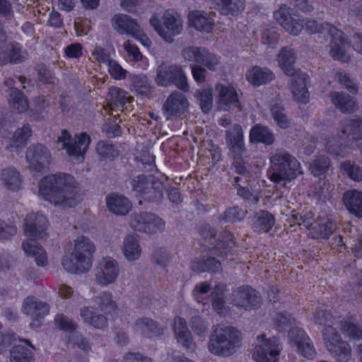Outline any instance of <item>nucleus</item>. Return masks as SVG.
Listing matches in <instances>:
<instances>
[{
  "label": "nucleus",
  "instance_id": "obj_1",
  "mask_svg": "<svg viewBox=\"0 0 362 362\" xmlns=\"http://www.w3.org/2000/svg\"><path fill=\"white\" fill-rule=\"evenodd\" d=\"M38 197L62 209L76 206L83 199L79 184L68 173L49 174L38 182Z\"/></svg>",
  "mask_w": 362,
  "mask_h": 362
},
{
  "label": "nucleus",
  "instance_id": "obj_2",
  "mask_svg": "<svg viewBox=\"0 0 362 362\" xmlns=\"http://www.w3.org/2000/svg\"><path fill=\"white\" fill-rule=\"evenodd\" d=\"M48 226V220L41 213L29 214L25 218L24 233L28 240L23 242L22 249L27 255L34 257L40 267L47 266L48 259L45 250L35 240L45 235Z\"/></svg>",
  "mask_w": 362,
  "mask_h": 362
},
{
  "label": "nucleus",
  "instance_id": "obj_3",
  "mask_svg": "<svg viewBox=\"0 0 362 362\" xmlns=\"http://www.w3.org/2000/svg\"><path fill=\"white\" fill-rule=\"evenodd\" d=\"M242 334L234 327L218 325L213 327L207 344L208 351L214 356L229 357L241 346Z\"/></svg>",
  "mask_w": 362,
  "mask_h": 362
},
{
  "label": "nucleus",
  "instance_id": "obj_4",
  "mask_svg": "<svg viewBox=\"0 0 362 362\" xmlns=\"http://www.w3.org/2000/svg\"><path fill=\"white\" fill-rule=\"evenodd\" d=\"M269 163L267 176L272 182L280 186H284L303 174L300 163L284 151H277L273 153L269 158Z\"/></svg>",
  "mask_w": 362,
  "mask_h": 362
},
{
  "label": "nucleus",
  "instance_id": "obj_5",
  "mask_svg": "<svg viewBox=\"0 0 362 362\" xmlns=\"http://www.w3.org/2000/svg\"><path fill=\"white\" fill-rule=\"evenodd\" d=\"M94 252L95 246L90 239L84 236L78 237L74 240L73 252L63 257L62 264L69 273L86 272L92 266Z\"/></svg>",
  "mask_w": 362,
  "mask_h": 362
},
{
  "label": "nucleus",
  "instance_id": "obj_6",
  "mask_svg": "<svg viewBox=\"0 0 362 362\" xmlns=\"http://www.w3.org/2000/svg\"><path fill=\"white\" fill-rule=\"evenodd\" d=\"M149 23L159 37L167 43L173 42L175 37L181 35L185 28L181 14L170 9L164 11L161 20L157 14H153Z\"/></svg>",
  "mask_w": 362,
  "mask_h": 362
},
{
  "label": "nucleus",
  "instance_id": "obj_7",
  "mask_svg": "<svg viewBox=\"0 0 362 362\" xmlns=\"http://www.w3.org/2000/svg\"><path fill=\"white\" fill-rule=\"evenodd\" d=\"M252 358L255 362H279L283 349L279 340L265 333L257 334L252 342Z\"/></svg>",
  "mask_w": 362,
  "mask_h": 362
},
{
  "label": "nucleus",
  "instance_id": "obj_8",
  "mask_svg": "<svg viewBox=\"0 0 362 362\" xmlns=\"http://www.w3.org/2000/svg\"><path fill=\"white\" fill-rule=\"evenodd\" d=\"M90 143V136L86 133L77 134L74 138L66 130H63L57 139V146L64 149L66 154L80 162L83 160Z\"/></svg>",
  "mask_w": 362,
  "mask_h": 362
},
{
  "label": "nucleus",
  "instance_id": "obj_9",
  "mask_svg": "<svg viewBox=\"0 0 362 362\" xmlns=\"http://www.w3.org/2000/svg\"><path fill=\"white\" fill-rule=\"evenodd\" d=\"M325 346L331 356L337 362H349L351 358V347L334 327H328L322 331Z\"/></svg>",
  "mask_w": 362,
  "mask_h": 362
},
{
  "label": "nucleus",
  "instance_id": "obj_10",
  "mask_svg": "<svg viewBox=\"0 0 362 362\" xmlns=\"http://www.w3.org/2000/svg\"><path fill=\"white\" fill-rule=\"evenodd\" d=\"M155 81L159 86H169L175 84L183 91H188L189 89L185 71L182 66L175 64L163 63L159 65Z\"/></svg>",
  "mask_w": 362,
  "mask_h": 362
},
{
  "label": "nucleus",
  "instance_id": "obj_11",
  "mask_svg": "<svg viewBox=\"0 0 362 362\" xmlns=\"http://www.w3.org/2000/svg\"><path fill=\"white\" fill-rule=\"evenodd\" d=\"M327 35L331 37L329 44V55L331 57L343 63H347L351 60L350 43L345 35L333 25H327Z\"/></svg>",
  "mask_w": 362,
  "mask_h": 362
},
{
  "label": "nucleus",
  "instance_id": "obj_12",
  "mask_svg": "<svg viewBox=\"0 0 362 362\" xmlns=\"http://www.w3.org/2000/svg\"><path fill=\"white\" fill-rule=\"evenodd\" d=\"M119 274L117 261L111 257H103L97 264L95 279L98 284L107 286L116 282Z\"/></svg>",
  "mask_w": 362,
  "mask_h": 362
},
{
  "label": "nucleus",
  "instance_id": "obj_13",
  "mask_svg": "<svg viewBox=\"0 0 362 362\" xmlns=\"http://www.w3.org/2000/svg\"><path fill=\"white\" fill-rule=\"evenodd\" d=\"M132 190L135 195L146 196L145 199L159 202L163 197V186L159 182L149 180L146 176L141 175L132 181Z\"/></svg>",
  "mask_w": 362,
  "mask_h": 362
},
{
  "label": "nucleus",
  "instance_id": "obj_14",
  "mask_svg": "<svg viewBox=\"0 0 362 362\" xmlns=\"http://www.w3.org/2000/svg\"><path fill=\"white\" fill-rule=\"evenodd\" d=\"M288 339L290 344L300 356L310 360L315 357L316 351L313 342L303 329L298 327L291 328L288 333Z\"/></svg>",
  "mask_w": 362,
  "mask_h": 362
},
{
  "label": "nucleus",
  "instance_id": "obj_15",
  "mask_svg": "<svg viewBox=\"0 0 362 362\" xmlns=\"http://www.w3.org/2000/svg\"><path fill=\"white\" fill-rule=\"evenodd\" d=\"M215 13L203 10H192L187 16V26L201 33H211L215 27Z\"/></svg>",
  "mask_w": 362,
  "mask_h": 362
},
{
  "label": "nucleus",
  "instance_id": "obj_16",
  "mask_svg": "<svg viewBox=\"0 0 362 362\" xmlns=\"http://www.w3.org/2000/svg\"><path fill=\"white\" fill-rule=\"evenodd\" d=\"M231 302L236 307L250 310L258 308L262 300L258 292L246 286H240L233 292Z\"/></svg>",
  "mask_w": 362,
  "mask_h": 362
},
{
  "label": "nucleus",
  "instance_id": "obj_17",
  "mask_svg": "<svg viewBox=\"0 0 362 362\" xmlns=\"http://www.w3.org/2000/svg\"><path fill=\"white\" fill-rule=\"evenodd\" d=\"M50 153L42 144L30 146L26 151L25 158L28 168L33 172H40L50 162Z\"/></svg>",
  "mask_w": 362,
  "mask_h": 362
},
{
  "label": "nucleus",
  "instance_id": "obj_18",
  "mask_svg": "<svg viewBox=\"0 0 362 362\" xmlns=\"http://www.w3.org/2000/svg\"><path fill=\"white\" fill-rule=\"evenodd\" d=\"M311 215L305 216L303 223L309 230V235L312 238H327L332 233L334 223L326 216H320L314 223H310Z\"/></svg>",
  "mask_w": 362,
  "mask_h": 362
},
{
  "label": "nucleus",
  "instance_id": "obj_19",
  "mask_svg": "<svg viewBox=\"0 0 362 362\" xmlns=\"http://www.w3.org/2000/svg\"><path fill=\"white\" fill-rule=\"evenodd\" d=\"M274 18L291 35H298L303 30L301 19L293 18L286 5L274 12Z\"/></svg>",
  "mask_w": 362,
  "mask_h": 362
},
{
  "label": "nucleus",
  "instance_id": "obj_20",
  "mask_svg": "<svg viewBox=\"0 0 362 362\" xmlns=\"http://www.w3.org/2000/svg\"><path fill=\"white\" fill-rule=\"evenodd\" d=\"M218 108L227 110L238 104V97L235 88L230 84L218 83L216 86Z\"/></svg>",
  "mask_w": 362,
  "mask_h": 362
},
{
  "label": "nucleus",
  "instance_id": "obj_21",
  "mask_svg": "<svg viewBox=\"0 0 362 362\" xmlns=\"http://www.w3.org/2000/svg\"><path fill=\"white\" fill-rule=\"evenodd\" d=\"M292 76L290 90L294 100L300 104L308 103L310 95L307 88L306 74L300 71Z\"/></svg>",
  "mask_w": 362,
  "mask_h": 362
},
{
  "label": "nucleus",
  "instance_id": "obj_22",
  "mask_svg": "<svg viewBox=\"0 0 362 362\" xmlns=\"http://www.w3.org/2000/svg\"><path fill=\"white\" fill-rule=\"evenodd\" d=\"M188 105L189 103L183 94L177 91L173 93L167 99L163 107L167 119L181 115L187 110Z\"/></svg>",
  "mask_w": 362,
  "mask_h": 362
},
{
  "label": "nucleus",
  "instance_id": "obj_23",
  "mask_svg": "<svg viewBox=\"0 0 362 362\" xmlns=\"http://www.w3.org/2000/svg\"><path fill=\"white\" fill-rule=\"evenodd\" d=\"M121 251L127 262H132L139 260L142 254L139 236L135 234L127 235L121 245Z\"/></svg>",
  "mask_w": 362,
  "mask_h": 362
},
{
  "label": "nucleus",
  "instance_id": "obj_24",
  "mask_svg": "<svg viewBox=\"0 0 362 362\" xmlns=\"http://www.w3.org/2000/svg\"><path fill=\"white\" fill-rule=\"evenodd\" d=\"M173 331L177 341L187 349H194L195 344L185 319L177 317L174 320Z\"/></svg>",
  "mask_w": 362,
  "mask_h": 362
},
{
  "label": "nucleus",
  "instance_id": "obj_25",
  "mask_svg": "<svg viewBox=\"0 0 362 362\" xmlns=\"http://www.w3.org/2000/svg\"><path fill=\"white\" fill-rule=\"evenodd\" d=\"M95 306H86L81 308L80 316L83 322L93 328L103 329L107 327V320L105 316L98 314Z\"/></svg>",
  "mask_w": 362,
  "mask_h": 362
},
{
  "label": "nucleus",
  "instance_id": "obj_26",
  "mask_svg": "<svg viewBox=\"0 0 362 362\" xmlns=\"http://www.w3.org/2000/svg\"><path fill=\"white\" fill-rule=\"evenodd\" d=\"M227 141L233 156L238 159L245 151L243 132L240 125L234 124L229 129L228 131Z\"/></svg>",
  "mask_w": 362,
  "mask_h": 362
},
{
  "label": "nucleus",
  "instance_id": "obj_27",
  "mask_svg": "<svg viewBox=\"0 0 362 362\" xmlns=\"http://www.w3.org/2000/svg\"><path fill=\"white\" fill-rule=\"evenodd\" d=\"M0 180L3 187L9 192H18L23 188V178L20 173L13 168L1 170Z\"/></svg>",
  "mask_w": 362,
  "mask_h": 362
},
{
  "label": "nucleus",
  "instance_id": "obj_28",
  "mask_svg": "<svg viewBox=\"0 0 362 362\" xmlns=\"http://www.w3.org/2000/svg\"><path fill=\"white\" fill-rule=\"evenodd\" d=\"M32 136V130L29 124H23L14 132L11 144L6 146V149L11 153L18 154L26 145Z\"/></svg>",
  "mask_w": 362,
  "mask_h": 362
},
{
  "label": "nucleus",
  "instance_id": "obj_29",
  "mask_svg": "<svg viewBox=\"0 0 362 362\" xmlns=\"http://www.w3.org/2000/svg\"><path fill=\"white\" fill-rule=\"evenodd\" d=\"M329 99L334 107L343 113L354 112L358 108L356 100L342 92H331Z\"/></svg>",
  "mask_w": 362,
  "mask_h": 362
},
{
  "label": "nucleus",
  "instance_id": "obj_30",
  "mask_svg": "<svg viewBox=\"0 0 362 362\" xmlns=\"http://www.w3.org/2000/svg\"><path fill=\"white\" fill-rule=\"evenodd\" d=\"M274 74L266 67L254 66L247 69L245 74L247 81L253 86H260L274 79Z\"/></svg>",
  "mask_w": 362,
  "mask_h": 362
},
{
  "label": "nucleus",
  "instance_id": "obj_31",
  "mask_svg": "<svg viewBox=\"0 0 362 362\" xmlns=\"http://www.w3.org/2000/svg\"><path fill=\"white\" fill-rule=\"evenodd\" d=\"M106 204L108 209L116 215H126L132 209L130 201L124 196L116 193L106 197Z\"/></svg>",
  "mask_w": 362,
  "mask_h": 362
},
{
  "label": "nucleus",
  "instance_id": "obj_32",
  "mask_svg": "<svg viewBox=\"0 0 362 362\" xmlns=\"http://www.w3.org/2000/svg\"><path fill=\"white\" fill-rule=\"evenodd\" d=\"M22 309L25 314L34 320L47 315L49 310L46 303L37 301L33 296H28L24 299Z\"/></svg>",
  "mask_w": 362,
  "mask_h": 362
},
{
  "label": "nucleus",
  "instance_id": "obj_33",
  "mask_svg": "<svg viewBox=\"0 0 362 362\" xmlns=\"http://www.w3.org/2000/svg\"><path fill=\"white\" fill-rule=\"evenodd\" d=\"M111 25L118 33L131 35L139 24L129 16L118 13L112 18Z\"/></svg>",
  "mask_w": 362,
  "mask_h": 362
},
{
  "label": "nucleus",
  "instance_id": "obj_34",
  "mask_svg": "<svg viewBox=\"0 0 362 362\" xmlns=\"http://www.w3.org/2000/svg\"><path fill=\"white\" fill-rule=\"evenodd\" d=\"M4 84L10 90L8 102L10 105L18 112L26 111L29 107L28 103L23 94L13 88V78H6Z\"/></svg>",
  "mask_w": 362,
  "mask_h": 362
},
{
  "label": "nucleus",
  "instance_id": "obj_35",
  "mask_svg": "<svg viewBox=\"0 0 362 362\" xmlns=\"http://www.w3.org/2000/svg\"><path fill=\"white\" fill-rule=\"evenodd\" d=\"M15 344L11 351V362H33L34 347L27 340Z\"/></svg>",
  "mask_w": 362,
  "mask_h": 362
},
{
  "label": "nucleus",
  "instance_id": "obj_36",
  "mask_svg": "<svg viewBox=\"0 0 362 362\" xmlns=\"http://www.w3.org/2000/svg\"><path fill=\"white\" fill-rule=\"evenodd\" d=\"M344 202L350 213L356 217H362V192L356 189L346 192Z\"/></svg>",
  "mask_w": 362,
  "mask_h": 362
},
{
  "label": "nucleus",
  "instance_id": "obj_37",
  "mask_svg": "<svg viewBox=\"0 0 362 362\" xmlns=\"http://www.w3.org/2000/svg\"><path fill=\"white\" fill-rule=\"evenodd\" d=\"M340 127L344 136L355 141L362 139V118L345 119Z\"/></svg>",
  "mask_w": 362,
  "mask_h": 362
},
{
  "label": "nucleus",
  "instance_id": "obj_38",
  "mask_svg": "<svg viewBox=\"0 0 362 362\" xmlns=\"http://www.w3.org/2000/svg\"><path fill=\"white\" fill-rule=\"evenodd\" d=\"M226 285L223 283H218L214 287L211 292V303L214 310L220 315H225L228 313L226 305Z\"/></svg>",
  "mask_w": 362,
  "mask_h": 362
},
{
  "label": "nucleus",
  "instance_id": "obj_39",
  "mask_svg": "<svg viewBox=\"0 0 362 362\" xmlns=\"http://www.w3.org/2000/svg\"><path fill=\"white\" fill-rule=\"evenodd\" d=\"M296 57L294 51L290 48H283L277 56L279 66L286 75H294L298 71L294 69Z\"/></svg>",
  "mask_w": 362,
  "mask_h": 362
},
{
  "label": "nucleus",
  "instance_id": "obj_40",
  "mask_svg": "<svg viewBox=\"0 0 362 362\" xmlns=\"http://www.w3.org/2000/svg\"><path fill=\"white\" fill-rule=\"evenodd\" d=\"M6 51L8 55L0 57V64L7 63H19L27 57V52L23 50L18 43L8 42L6 47Z\"/></svg>",
  "mask_w": 362,
  "mask_h": 362
},
{
  "label": "nucleus",
  "instance_id": "obj_41",
  "mask_svg": "<svg viewBox=\"0 0 362 362\" xmlns=\"http://www.w3.org/2000/svg\"><path fill=\"white\" fill-rule=\"evenodd\" d=\"M251 142L262 143L265 145H272L274 142L273 133L269 128L261 124L254 126L250 132Z\"/></svg>",
  "mask_w": 362,
  "mask_h": 362
},
{
  "label": "nucleus",
  "instance_id": "obj_42",
  "mask_svg": "<svg viewBox=\"0 0 362 362\" xmlns=\"http://www.w3.org/2000/svg\"><path fill=\"white\" fill-rule=\"evenodd\" d=\"M135 329L137 332L149 337L160 335L163 330L157 323L148 318H142L136 321Z\"/></svg>",
  "mask_w": 362,
  "mask_h": 362
},
{
  "label": "nucleus",
  "instance_id": "obj_43",
  "mask_svg": "<svg viewBox=\"0 0 362 362\" xmlns=\"http://www.w3.org/2000/svg\"><path fill=\"white\" fill-rule=\"evenodd\" d=\"M191 268L197 272H218L222 269L221 262L213 257L194 259L191 262Z\"/></svg>",
  "mask_w": 362,
  "mask_h": 362
},
{
  "label": "nucleus",
  "instance_id": "obj_44",
  "mask_svg": "<svg viewBox=\"0 0 362 362\" xmlns=\"http://www.w3.org/2000/svg\"><path fill=\"white\" fill-rule=\"evenodd\" d=\"M224 15H235L243 9V0H211Z\"/></svg>",
  "mask_w": 362,
  "mask_h": 362
},
{
  "label": "nucleus",
  "instance_id": "obj_45",
  "mask_svg": "<svg viewBox=\"0 0 362 362\" xmlns=\"http://www.w3.org/2000/svg\"><path fill=\"white\" fill-rule=\"evenodd\" d=\"M129 97L125 90L115 86L109 88L107 101L111 107L112 105L122 106L129 101Z\"/></svg>",
  "mask_w": 362,
  "mask_h": 362
},
{
  "label": "nucleus",
  "instance_id": "obj_46",
  "mask_svg": "<svg viewBox=\"0 0 362 362\" xmlns=\"http://www.w3.org/2000/svg\"><path fill=\"white\" fill-rule=\"evenodd\" d=\"M274 225V218L269 213L261 211L258 212L254 219V226L260 232L269 231Z\"/></svg>",
  "mask_w": 362,
  "mask_h": 362
},
{
  "label": "nucleus",
  "instance_id": "obj_47",
  "mask_svg": "<svg viewBox=\"0 0 362 362\" xmlns=\"http://www.w3.org/2000/svg\"><path fill=\"white\" fill-rule=\"evenodd\" d=\"M205 48L201 46L188 45L182 48L180 54L186 62L199 63Z\"/></svg>",
  "mask_w": 362,
  "mask_h": 362
},
{
  "label": "nucleus",
  "instance_id": "obj_48",
  "mask_svg": "<svg viewBox=\"0 0 362 362\" xmlns=\"http://www.w3.org/2000/svg\"><path fill=\"white\" fill-rule=\"evenodd\" d=\"M340 326L342 332L350 339H360L362 338V329L354 323L353 317L342 320Z\"/></svg>",
  "mask_w": 362,
  "mask_h": 362
},
{
  "label": "nucleus",
  "instance_id": "obj_49",
  "mask_svg": "<svg viewBox=\"0 0 362 362\" xmlns=\"http://www.w3.org/2000/svg\"><path fill=\"white\" fill-rule=\"evenodd\" d=\"M93 303L100 310H107L112 312L116 310L117 305L112 300V295L110 292H103L99 296H95Z\"/></svg>",
  "mask_w": 362,
  "mask_h": 362
},
{
  "label": "nucleus",
  "instance_id": "obj_50",
  "mask_svg": "<svg viewBox=\"0 0 362 362\" xmlns=\"http://www.w3.org/2000/svg\"><path fill=\"white\" fill-rule=\"evenodd\" d=\"M199 64H203L204 68L209 71H215L221 64V57L205 48Z\"/></svg>",
  "mask_w": 362,
  "mask_h": 362
},
{
  "label": "nucleus",
  "instance_id": "obj_51",
  "mask_svg": "<svg viewBox=\"0 0 362 362\" xmlns=\"http://www.w3.org/2000/svg\"><path fill=\"white\" fill-rule=\"evenodd\" d=\"M123 48L127 54V60L134 62L144 61L145 62L146 65L147 66H148L147 59L143 57L138 47L130 40H127L124 41L123 43Z\"/></svg>",
  "mask_w": 362,
  "mask_h": 362
},
{
  "label": "nucleus",
  "instance_id": "obj_52",
  "mask_svg": "<svg viewBox=\"0 0 362 362\" xmlns=\"http://www.w3.org/2000/svg\"><path fill=\"white\" fill-rule=\"evenodd\" d=\"M134 90L141 95H146L151 93V87L148 78L144 75H135L132 78Z\"/></svg>",
  "mask_w": 362,
  "mask_h": 362
},
{
  "label": "nucleus",
  "instance_id": "obj_53",
  "mask_svg": "<svg viewBox=\"0 0 362 362\" xmlns=\"http://www.w3.org/2000/svg\"><path fill=\"white\" fill-rule=\"evenodd\" d=\"M271 112L274 121L281 129H286L290 125V122L283 112V107L279 103H274L271 106Z\"/></svg>",
  "mask_w": 362,
  "mask_h": 362
},
{
  "label": "nucleus",
  "instance_id": "obj_54",
  "mask_svg": "<svg viewBox=\"0 0 362 362\" xmlns=\"http://www.w3.org/2000/svg\"><path fill=\"white\" fill-rule=\"evenodd\" d=\"M212 285L209 282H200L196 284L193 289V297L196 301L205 305L208 303L206 295L211 290Z\"/></svg>",
  "mask_w": 362,
  "mask_h": 362
},
{
  "label": "nucleus",
  "instance_id": "obj_55",
  "mask_svg": "<svg viewBox=\"0 0 362 362\" xmlns=\"http://www.w3.org/2000/svg\"><path fill=\"white\" fill-rule=\"evenodd\" d=\"M197 98L199 102L201 109L204 112H209L213 105L212 90L209 88L199 90L197 93Z\"/></svg>",
  "mask_w": 362,
  "mask_h": 362
},
{
  "label": "nucleus",
  "instance_id": "obj_56",
  "mask_svg": "<svg viewBox=\"0 0 362 362\" xmlns=\"http://www.w3.org/2000/svg\"><path fill=\"white\" fill-rule=\"evenodd\" d=\"M274 325L278 329L282 330L292 325L296 320L295 317L287 312H279L273 316Z\"/></svg>",
  "mask_w": 362,
  "mask_h": 362
},
{
  "label": "nucleus",
  "instance_id": "obj_57",
  "mask_svg": "<svg viewBox=\"0 0 362 362\" xmlns=\"http://www.w3.org/2000/svg\"><path fill=\"white\" fill-rule=\"evenodd\" d=\"M312 321L317 325L324 327L322 332L328 327H332V317L331 315L322 310H317L312 317Z\"/></svg>",
  "mask_w": 362,
  "mask_h": 362
},
{
  "label": "nucleus",
  "instance_id": "obj_58",
  "mask_svg": "<svg viewBox=\"0 0 362 362\" xmlns=\"http://www.w3.org/2000/svg\"><path fill=\"white\" fill-rule=\"evenodd\" d=\"M148 219H151L146 225L145 233L147 234H154L162 231L165 228L164 221L157 216L148 213Z\"/></svg>",
  "mask_w": 362,
  "mask_h": 362
},
{
  "label": "nucleus",
  "instance_id": "obj_59",
  "mask_svg": "<svg viewBox=\"0 0 362 362\" xmlns=\"http://www.w3.org/2000/svg\"><path fill=\"white\" fill-rule=\"evenodd\" d=\"M190 325L192 329L198 337L205 338L209 327L206 321L203 320L199 315H193Z\"/></svg>",
  "mask_w": 362,
  "mask_h": 362
},
{
  "label": "nucleus",
  "instance_id": "obj_60",
  "mask_svg": "<svg viewBox=\"0 0 362 362\" xmlns=\"http://www.w3.org/2000/svg\"><path fill=\"white\" fill-rule=\"evenodd\" d=\"M329 166V161L327 157H318L310 165V170L315 176L322 175Z\"/></svg>",
  "mask_w": 362,
  "mask_h": 362
},
{
  "label": "nucleus",
  "instance_id": "obj_61",
  "mask_svg": "<svg viewBox=\"0 0 362 362\" xmlns=\"http://www.w3.org/2000/svg\"><path fill=\"white\" fill-rule=\"evenodd\" d=\"M302 21L303 28L305 26V30L309 33H320L322 35H327V29L325 28L327 25H332L329 23H320L313 20Z\"/></svg>",
  "mask_w": 362,
  "mask_h": 362
},
{
  "label": "nucleus",
  "instance_id": "obj_62",
  "mask_svg": "<svg viewBox=\"0 0 362 362\" xmlns=\"http://www.w3.org/2000/svg\"><path fill=\"white\" fill-rule=\"evenodd\" d=\"M148 213L134 214L130 221V226L135 230L145 233L146 225L151 219H148Z\"/></svg>",
  "mask_w": 362,
  "mask_h": 362
},
{
  "label": "nucleus",
  "instance_id": "obj_63",
  "mask_svg": "<svg viewBox=\"0 0 362 362\" xmlns=\"http://www.w3.org/2000/svg\"><path fill=\"white\" fill-rule=\"evenodd\" d=\"M335 79L351 93L356 94L358 92L357 85L350 79L346 73L341 71L336 72Z\"/></svg>",
  "mask_w": 362,
  "mask_h": 362
},
{
  "label": "nucleus",
  "instance_id": "obj_64",
  "mask_svg": "<svg viewBox=\"0 0 362 362\" xmlns=\"http://www.w3.org/2000/svg\"><path fill=\"white\" fill-rule=\"evenodd\" d=\"M108 72L110 75L115 80H123L127 76V70L115 60L112 59L107 64Z\"/></svg>",
  "mask_w": 362,
  "mask_h": 362
}]
</instances>
